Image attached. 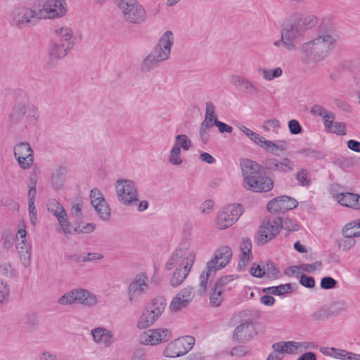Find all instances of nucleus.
I'll return each mask as SVG.
<instances>
[{"label": "nucleus", "instance_id": "nucleus-1", "mask_svg": "<svg viewBox=\"0 0 360 360\" xmlns=\"http://www.w3.org/2000/svg\"><path fill=\"white\" fill-rule=\"evenodd\" d=\"M338 38L335 31H329L302 44L300 49L301 60L309 64L324 60L334 50Z\"/></svg>", "mask_w": 360, "mask_h": 360}, {"label": "nucleus", "instance_id": "nucleus-2", "mask_svg": "<svg viewBox=\"0 0 360 360\" xmlns=\"http://www.w3.org/2000/svg\"><path fill=\"white\" fill-rule=\"evenodd\" d=\"M173 44L172 32L171 31L165 32L151 53L143 60L141 70L146 72L150 71L156 68L160 63L167 60L169 58Z\"/></svg>", "mask_w": 360, "mask_h": 360}, {"label": "nucleus", "instance_id": "nucleus-3", "mask_svg": "<svg viewBox=\"0 0 360 360\" xmlns=\"http://www.w3.org/2000/svg\"><path fill=\"white\" fill-rule=\"evenodd\" d=\"M37 9L25 6L14 7L9 14L11 25L22 30L35 26L40 20Z\"/></svg>", "mask_w": 360, "mask_h": 360}, {"label": "nucleus", "instance_id": "nucleus-4", "mask_svg": "<svg viewBox=\"0 0 360 360\" xmlns=\"http://www.w3.org/2000/svg\"><path fill=\"white\" fill-rule=\"evenodd\" d=\"M48 210L53 213L57 218L63 233L65 234H72L73 233H91L95 229V225L93 223L81 226V224L77 221L78 224L73 227L67 219V213L65 209L56 200L49 202Z\"/></svg>", "mask_w": 360, "mask_h": 360}, {"label": "nucleus", "instance_id": "nucleus-5", "mask_svg": "<svg viewBox=\"0 0 360 360\" xmlns=\"http://www.w3.org/2000/svg\"><path fill=\"white\" fill-rule=\"evenodd\" d=\"M282 229V219L278 216L270 215L264 217L255 236L257 244L264 245L274 239Z\"/></svg>", "mask_w": 360, "mask_h": 360}, {"label": "nucleus", "instance_id": "nucleus-6", "mask_svg": "<svg viewBox=\"0 0 360 360\" xmlns=\"http://www.w3.org/2000/svg\"><path fill=\"white\" fill-rule=\"evenodd\" d=\"M166 300L163 297H158L153 300L137 321V328L146 329L152 326L162 315L165 309Z\"/></svg>", "mask_w": 360, "mask_h": 360}, {"label": "nucleus", "instance_id": "nucleus-7", "mask_svg": "<svg viewBox=\"0 0 360 360\" xmlns=\"http://www.w3.org/2000/svg\"><path fill=\"white\" fill-rule=\"evenodd\" d=\"M118 7L124 19L129 22L141 24L146 20V11L136 0H120Z\"/></svg>", "mask_w": 360, "mask_h": 360}, {"label": "nucleus", "instance_id": "nucleus-8", "mask_svg": "<svg viewBox=\"0 0 360 360\" xmlns=\"http://www.w3.org/2000/svg\"><path fill=\"white\" fill-rule=\"evenodd\" d=\"M37 11L40 20L60 18L67 12L66 4L61 0H39Z\"/></svg>", "mask_w": 360, "mask_h": 360}, {"label": "nucleus", "instance_id": "nucleus-9", "mask_svg": "<svg viewBox=\"0 0 360 360\" xmlns=\"http://www.w3.org/2000/svg\"><path fill=\"white\" fill-rule=\"evenodd\" d=\"M194 344L195 339L192 336L179 338L169 343L163 354L169 358L179 357L188 352L193 348Z\"/></svg>", "mask_w": 360, "mask_h": 360}, {"label": "nucleus", "instance_id": "nucleus-10", "mask_svg": "<svg viewBox=\"0 0 360 360\" xmlns=\"http://www.w3.org/2000/svg\"><path fill=\"white\" fill-rule=\"evenodd\" d=\"M116 192L119 200L124 205H136L139 202L137 190L133 181L130 180H119L116 184Z\"/></svg>", "mask_w": 360, "mask_h": 360}, {"label": "nucleus", "instance_id": "nucleus-11", "mask_svg": "<svg viewBox=\"0 0 360 360\" xmlns=\"http://www.w3.org/2000/svg\"><path fill=\"white\" fill-rule=\"evenodd\" d=\"M243 213L240 205H230L219 212L216 219L218 229L222 230L231 226Z\"/></svg>", "mask_w": 360, "mask_h": 360}, {"label": "nucleus", "instance_id": "nucleus-12", "mask_svg": "<svg viewBox=\"0 0 360 360\" xmlns=\"http://www.w3.org/2000/svg\"><path fill=\"white\" fill-rule=\"evenodd\" d=\"M195 259V255L193 252L190 251L186 254V257L176 267L175 271L170 278L172 286L178 287L184 281L193 267Z\"/></svg>", "mask_w": 360, "mask_h": 360}, {"label": "nucleus", "instance_id": "nucleus-13", "mask_svg": "<svg viewBox=\"0 0 360 360\" xmlns=\"http://www.w3.org/2000/svg\"><path fill=\"white\" fill-rule=\"evenodd\" d=\"M148 277L145 273H140L136 275L133 281L129 283L127 288V295L131 304L148 290L149 286L147 283Z\"/></svg>", "mask_w": 360, "mask_h": 360}, {"label": "nucleus", "instance_id": "nucleus-14", "mask_svg": "<svg viewBox=\"0 0 360 360\" xmlns=\"http://www.w3.org/2000/svg\"><path fill=\"white\" fill-rule=\"evenodd\" d=\"M171 337L172 333L169 329H149L141 333L139 340L143 345H155L169 341Z\"/></svg>", "mask_w": 360, "mask_h": 360}, {"label": "nucleus", "instance_id": "nucleus-15", "mask_svg": "<svg viewBox=\"0 0 360 360\" xmlns=\"http://www.w3.org/2000/svg\"><path fill=\"white\" fill-rule=\"evenodd\" d=\"M240 165L243 177V187L245 188L252 184L255 179L258 178L257 176L263 173L262 166L250 159H241L240 160Z\"/></svg>", "mask_w": 360, "mask_h": 360}, {"label": "nucleus", "instance_id": "nucleus-16", "mask_svg": "<svg viewBox=\"0 0 360 360\" xmlns=\"http://www.w3.org/2000/svg\"><path fill=\"white\" fill-rule=\"evenodd\" d=\"M304 30L301 25L293 22L285 25L282 29L281 34L285 40V48L288 51L296 49L295 41L302 37Z\"/></svg>", "mask_w": 360, "mask_h": 360}, {"label": "nucleus", "instance_id": "nucleus-17", "mask_svg": "<svg viewBox=\"0 0 360 360\" xmlns=\"http://www.w3.org/2000/svg\"><path fill=\"white\" fill-rule=\"evenodd\" d=\"M14 155L22 169H28L33 164V150L27 142L18 143L14 148Z\"/></svg>", "mask_w": 360, "mask_h": 360}, {"label": "nucleus", "instance_id": "nucleus-18", "mask_svg": "<svg viewBox=\"0 0 360 360\" xmlns=\"http://www.w3.org/2000/svg\"><path fill=\"white\" fill-rule=\"evenodd\" d=\"M297 204L295 199L287 195H281L270 200L266 205V208L270 212L284 213L295 208Z\"/></svg>", "mask_w": 360, "mask_h": 360}, {"label": "nucleus", "instance_id": "nucleus-19", "mask_svg": "<svg viewBox=\"0 0 360 360\" xmlns=\"http://www.w3.org/2000/svg\"><path fill=\"white\" fill-rule=\"evenodd\" d=\"M91 203L97 214L102 220L108 219L110 216V209L101 192L94 188L90 193Z\"/></svg>", "mask_w": 360, "mask_h": 360}, {"label": "nucleus", "instance_id": "nucleus-20", "mask_svg": "<svg viewBox=\"0 0 360 360\" xmlns=\"http://www.w3.org/2000/svg\"><path fill=\"white\" fill-rule=\"evenodd\" d=\"M232 257V250L229 246H221L217 249L207 264L209 267L212 266L217 271L225 267L230 262Z\"/></svg>", "mask_w": 360, "mask_h": 360}, {"label": "nucleus", "instance_id": "nucleus-21", "mask_svg": "<svg viewBox=\"0 0 360 360\" xmlns=\"http://www.w3.org/2000/svg\"><path fill=\"white\" fill-rule=\"evenodd\" d=\"M264 164L266 169L281 173L291 172L295 167L293 161L288 158H283L280 160L275 158H269Z\"/></svg>", "mask_w": 360, "mask_h": 360}, {"label": "nucleus", "instance_id": "nucleus-22", "mask_svg": "<svg viewBox=\"0 0 360 360\" xmlns=\"http://www.w3.org/2000/svg\"><path fill=\"white\" fill-rule=\"evenodd\" d=\"M231 83L236 86H242V91L249 96H257L259 92V87L254 82L243 76L236 75L231 77Z\"/></svg>", "mask_w": 360, "mask_h": 360}, {"label": "nucleus", "instance_id": "nucleus-23", "mask_svg": "<svg viewBox=\"0 0 360 360\" xmlns=\"http://www.w3.org/2000/svg\"><path fill=\"white\" fill-rule=\"evenodd\" d=\"M253 331L252 322L246 321L235 328L232 338L236 342H246L253 337Z\"/></svg>", "mask_w": 360, "mask_h": 360}, {"label": "nucleus", "instance_id": "nucleus-24", "mask_svg": "<svg viewBox=\"0 0 360 360\" xmlns=\"http://www.w3.org/2000/svg\"><path fill=\"white\" fill-rule=\"evenodd\" d=\"M257 177L245 189L256 193H266L272 190L274 181L271 177L263 174V173Z\"/></svg>", "mask_w": 360, "mask_h": 360}, {"label": "nucleus", "instance_id": "nucleus-25", "mask_svg": "<svg viewBox=\"0 0 360 360\" xmlns=\"http://www.w3.org/2000/svg\"><path fill=\"white\" fill-rule=\"evenodd\" d=\"M94 341L97 344L103 345L105 347H110L113 342L112 333L104 327H97L91 331Z\"/></svg>", "mask_w": 360, "mask_h": 360}, {"label": "nucleus", "instance_id": "nucleus-26", "mask_svg": "<svg viewBox=\"0 0 360 360\" xmlns=\"http://www.w3.org/2000/svg\"><path fill=\"white\" fill-rule=\"evenodd\" d=\"M299 347H303L304 349H307L309 348V342L288 341L276 342L272 345V348L275 352L290 354H296Z\"/></svg>", "mask_w": 360, "mask_h": 360}, {"label": "nucleus", "instance_id": "nucleus-27", "mask_svg": "<svg viewBox=\"0 0 360 360\" xmlns=\"http://www.w3.org/2000/svg\"><path fill=\"white\" fill-rule=\"evenodd\" d=\"M76 303H79L87 307L95 306L97 302V297L87 290L76 289Z\"/></svg>", "mask_w": 360, "mask_h": 360}, {"label": "nucleus", "instance_id": "nucleus-28", "mask_svg": "<svg viewBox=\"0 0 360 360\" xmlns=\"http://www.w3.org/2000/svg\"><path fill=\"white\" fill-rule=\"evenodd\" d=\"M217 271L207 263L205 269L201 272L199 276V291L200 293H205L207 290V285L210 278H212Z\"/></svg>", "mask_w": 360, "mask_h": 360}, {"label": "nucleus", "instance_id": "nucleus-29", "mask_svg": "<svg viewBox=\"0 0 360 360\" xmlns=\"http://www.w3.org/2000/svg\"><path fill=\"white\" fill-rule=\"evenodd\" d=\"M288 143L284 140H278L276 142L266 140L264 139L262 148L270 151L274 155H278L276 150L284 151L287 149Z\"/></svg>", "mask_w": 360, "mask_h": 360}, {"label": "nucleus", "instance_id": "nucleus-30", "mask_svg": "<svg viewBox=\"0 0 360 360\" xmlns=\"http://www.w3.org/2000/svg\"><path fill=\"white\" fill-rule=\"evenodd\" d=\"M72 49V45L71 44L65 45L60 42L55 43L51 47L49 53L52 58L60 59L65 57Z\"/></svg>", "mask_w": 360, "mask_h": 360}, {"label": "nucleus", "instance_id": "nucleus-31", "mask_svg": "<svg viewBox=\"0 0 360 360\" xmlns=\"http://www.w3.org/2000/svg\"><path fill=\"white\" fill-rule=\"evenodd\" d=\"M187 253H188V252L185 249L179 248L176 250L168 259L165 265V269L169 271L173 269L175 266H178L179 263H181L185 257H186Z\"/></svg>", "mask_w": 360, "mask_h": 360}, {"label": "nucleus", "instance_id": "nucleus-32", "mask_svg": "<svg viewBox=\"0 0 360 360\" xmlns=\"http://www.w3.org/2000/svg\"><path fill=\"white\" fill-rule=\"evenodd\" d=\"M27 106L24 103H17L12 109V111L9 115V120L11 123H18L26 115Z\"/></svg>", "mask_w": 360, "mask_h": 360}, {"label": "nucleus", "instance_id": "nucleus-33", "mask_svg": "<svg viewBox=\"0 0 360 360\" xmlns=\"http://www.w3.org/2000/svg\"><path fill=\"white\" fill-rule=\"evenodd\" d=\"M55 32L59 40L58 42L65 45L71 44L72 47L74 46V41L72 40L73 32L71 28L68 27H60L57 29Z\"/></svg>", "mask_w": 360, "mask_h": 360}, {"label": "nucleus", "instance_id": "nucleus-34", "mask_svg": "<svg viewBox=\"0 0 360 360\" xmlns=\"http://www.w3.org/2000/svg\"><path fill=\"white\" fill-rule=\"evenodd\" d=\"M356 193L345 192L338 193L335 199L341 205L353 209Z\"/></svg>", "mask_w": 360, "mask_h": 360}, {"label": "nucleus", "instance_id": "nucleus-35", "mask_svg": "<svg viewBox=\"0 0 360 360\" xmlns=\"http://www.w3.org/2000/svg\"><path fill=\"white\" fill-rule=\"evenodd\" d=\"M67 173L65 167H59L52 174L51 181L56 188H60L63 186L65 181V174Z\"/></svg>", "mask_w": 360, "mask_h": 360}, {"label": "nucleus", "instance_id": "nucleus-36", "mask_svg": "<svg viewBox=\"0 0 360 360\" xmlns=\"http://www.w3.org/2000/svg\"><path fill=\"white\" fill-rule=\"evenodd\" d=\"M292 290V284L288 283L264 288L263 291L275 295H284L290 292Z\"/></svg>", "mask_w": 360, "mask_h": 360}, {"label": "nucleus", "instance_id": "nucleus-37", "mask_svg": "<svg viewBox=\"0 0 360 360\" xmlns=\"http://www.w3.org/2000/svg\"><path fill=\"white\" fill-rule=\"evenodd\" d=\"M240 130L244 133L254 143L259 146L260 148H262V146L263 144V141H264V137L261 136L257 133L252 131L249 128L246 127L245 126L242 125L240 127Z\"/></svg>", "mask_w": 360, "mask_h": 360}, {"label": "nucleus", "instance_id": "nucleus-38", "mask_svg": "<svg viewBox=\"0 0 360 360\" xmlns=\"http://www.w3.org/2000/svg\"><path fill=\"white\" fill-rule=\"evenodd\" d=\"M26 234L27 233L25 226L23 228L20 229L16 234L17 239H18L19 238L22 239L20 243H18L16 245V249L18 252H20V250H31V247L26 241Z\"/></svg>", "mask_w": 360, "mask_h": 360}, {"label": "nucleus", "instance_id": "nucleus-39", "mask_svg": "<svg viewBox=\"0 0 360 360\" xmlns=\"http://www.w3.org/2000/svg\"><path fill=\"white\" fill-rule=\"evenodd\" d=\"M265 269V276L270 279H276L281 276L280 270L275 266L274 262L268 261L264 264Z\"/></svg>", "mask_w": 360, "mask_h": 360}, {"label": "nucleus", "instance_id": "nucleus-40", "mask_svg": "<svg viewBox=\"0 0 360 360\" xmlns=\"http://www.w3.org/2000/svg\"><path fill=\"white\" fill-rule=\"evenodd\" d=\"M224 290H221L219 288H217V286H214L212 289V292L210 296V304L212 307H219L221 302L223 301V293Z\"/></svg>", "mask_w": 360, "mask_h": 360}, {"label": "nucleus", "instance_id": "nucleus-41", "mask_svg": "<svg viewBox=\"0 0 360 360\" xmlns=\"http://www.w3.org/2000/svg\"><path fill=\"white\" fill-rule=\"evenodd\" d=\"M259 71L262 73L264 79L267 81H271L274 78L279 77L283 74V70L281 68L267 70L266 68H259Z\"/></svg>", "mask_w": 360, "mask_h": 360}, {"label": "nucleus", "instance_id": "nucleus-42", "mask_svg": "<svg viewBox=\"0 0 360 360\" xmlns=\"http://www.w3.org/2000/svg\"><path fill=\"white\" fill-rule=\"evenodd\" d=\"M0 273L10 278H15L18 275L11 262L0 264Z\"/></svg>", "mask_w": 360, "mask_h": 360}, {"label": "nucleus", "instance_id": "nucleus-43", "mask_svg": "<svg viewBox=\"0 0 360 360\" xmlns=\"http://www.w3.org/2000/svg\"><path fill=\"white\" fill-rule=\"evenodd\" d=\"M297 153L300 154H304L306 156L317 160H323L326 156V154L323 151L312 148L302 149L300 150Z\"/></svg>", "mask_w": 360, "mask_h": 360}, {"label": "nucleus", "instance_id": "nucleus-44", "mask_svg": "<svg viewBox=\"0 0 360 360\" xmlns=\"http://www.w3.org/2000/svg\"><path fill=\"white\" fill-rule=\"evenodd\" d=\"M174 143L185 151L188 150L192 146L191 140L186 134L176 136Z\"/></svg>", "mask_w": 360, "mask_h": 360}, {"label": "nucleus", "instance_id": "nucleus-45", "mask_svg": "<svg viewBox=\"0 0 360 360\" xmlns=\"http://www.w3.org/2000/svg\"><path fill=\"white\" fill-rule=\"evenodd\" d=\"M296 179L298 181L299 184L305 187H308L311 184V179L309 178L308 171L302 168L300 171H298L296 174Z\"/></svg>", "mask_w": 360, "mask_h": 360}, {"label": "nucleus", "instance_id": "nucleus-46", "mask_svg": "<svg viewBox=\"0 0 360 360\" xmlns=\"http://www.w3.org/2000/svg\"><path fill=\"white\" fill-rule=\"evenodd\" d=\"M76 292L75 289L66 292L58 299V303L62 305L76 303Z\"/></svg>", "mask_w": 360, "mask_h": 360}, {"label": "nucleus", "instance_id": "nucleus-47", "mask_svg": "<svg viewBox=\"0 0 360 360\" xmlns=\"http://www.w3.org/2000/svg\"><path fill=\"white\" fill-rule=\"evenodd\" d=\"M27 120L30 123H34L39 117V112L37 108L32 104H29L27 106Z\"/></svg>", "mask_w": 360, "mask_h": 360}, {"label": "nucleus", "instance_id": "nucleus-48", "mask_svg": "<svg viewBox=\"0 0 360 360\" xmlns=\"http://www.w3.org/2000/svg\"><path fill=\"white\" fill-rule=\"evenodd\" d=\"M82 202H74L72 203L71 215L75 219L76 221L82 220L83 217L82 214Z\"/></svg>", "mask_w": 360, "mask_h": 360}, {"label": "nucleus", "instance_id": "nucleus-49", "mask_svg": "<svg viewBox=\"0 0 360 360\" xmlns=\"http://www.w3.org/2000/svg\"><path fill=\"white\" fill-rule=\"evenodd\" d=\"M188 304V302H184V300L181 299L177 295L173 298L169 308L173 311H177L183 308H185Z\"/></svg>", "mask_w": 360, "mask_h": 360}, {"label": "nucleus", "instance_id": "nucleus-50", "mask_svg": "<svg viewBox=\"0 0 360 360\" xmlns=\"http://www.w3.org/2000/svg\"><path fill=\"white\" fill-rule=\"evenodd\" d=\"M356 241L352 238H345L338 240V246L342 248L343 251H347L354 246Z\"/></svg>", "mask_w": 360, "mask_h": 360}, {"label": "nucleus", "instance_id": "nucleus-51", "mask_svg": "<svg viewBox=\"0 0 360 360\" xmlns=\"http://www.w3.org/2000/svg\"><path fill=\"white\" fill-rule=\"evenodd\" d=\"M342 234L345 238H358L360 237V233H356V231L354 229L352 226L347 223L342 230Z\"/></svg>", "mask_w": 360, "mask_h": 360}, {"label": "nucleus", "instance_id": "nucleus-52", "mask_svg": "<svg viewBox=\"0 0 360 360\" xmlns=\"http://www.w3.org/2000/svg\"><path fill=\"white\" fill-rule=\"evenodd\" d=\"M282 229H284L288 231H295L300 229V226L292 219L285 218L283 220L282 219Z\"/></svg>", "mask_w": 360, "mask_h": 360}, {"label": "nucleus", "instance_id": "nucleus-53", "mask_svg": "<svg viewBox=\"0 0 360 360\" xmlns=\"http://www.w3.org/2000/svg\"><path fill=\"white\" fill-rule=\"evenodd\" d=\"M337 281L332 277H323L321 281V288L326 290L333 289L337 285Z\"/></svg>", "mask_w": 360, "mask_h": 360}, {"label": "nucleus", "instance_id": "nucleus-54", "mask_svg": "<svg viewBox=\"0 0 360 360\" xmlns=\"http://www.w3.org/2000/svg\"><path fill=\"white\" fill-rule=\"evenodd\" d=\"M177 295L179 296L181 299L184 300V302H188V304L194 297V294L191 288H185L182 289Z\"/></svg>", "mask_w": 360, "mask_h": 360}, {"label": "nucleus", "instance_id": "nucleus-55", "mask_svg": "<svg viewBox=\"0 0 360 360\" xmlns=\"http://www.w3.org/2000/svg\"><path fill=\"white\" fill-rule=\"evenodd\" d=\"M18 255L23 266L27 268L31 262V251L27 250L25 251L20 250Z\"/></svg>", "mask_w": 360, "mask_h": 360}, {"label": "nucleus", "instance_id": "nucleus-56", "mask_svg": "<svg viewBox=\"0 0 360 360\" xmlns=\"http://www.w3.org/2000/svg\"><path fill=\"white\" fill-rule=\"evenodd\" d=\"M9 295L8 285L0 279V302L8 300Z\"/></svg>", "mask_w": 360, "mask_h": 360}, {"label": "nucleus", "instance_id": "nucleus-57", "mask_svg": "<svg viewBox=\"0 0 360 360\" xmlns=\"http://www.w3.org/2000/svg\"><path fill=\"white\" fill-rule=\"evenodd\" d=\"M330 131L339 136L345 135L346 125L344 122H335Z\"/></svg>", "mask_w": 360, "mask_h": 360}, {"label": "nucleus", "instance_id": "nucleus-58", "mask_svg": "<svg viewBox=\"0 0 360 360\" xmlns=\"http://www.w3.org/2000/svg\"><path fill=\"white\" fill-rule=\"evenodd\" d=\"M233 280V276L227 275L222 276L217 279L214 285L217 286V288H219L221 290H224V288L227 284H229L231 281Z\"/></svg>", "mask_w": 360, "mask_h": 360}, {"label": "nucleus", "instance_id": "nucleus-59", "mask_svg": "<svg viewBox=\"0 0 360 360\" xmlns=\"http://www.w3.org/2000/svg\"><path fill=\"white\" fill-rule=\"evenodd\" d=\"M335 119V114L332 112H328L324 116H323V122L325 127L328 130H330L333 124Z\"/></svg>", "mask_w": 360, "mask_h": 360}, {"label": "nucleus", "instance_id": "nucleus-60", "mask_svg": "<svg viewBox=\"0 0 360 360\" xmlns=\"http://www.w3.org/2000/svg\"><path fill=\"white\" fill-rule=\"evenodd\" d=\"M300 283L306 288H311L315 285V281L312 276L302 274L300 280Z\"/></svg>", "mask_w": 360, "mask_h": 360}, {"label": "nucleus", "instance_id": "nucleus-61", "mask_svg": "<svg viewBox=\"0 0 360 360\" xmlns=\"http://www.w3.org/2000/svg\"><path fill=\"white\" fill-rule=\"evenodd\" d=\"M288 127L292 134H299L302 131V127L296 120H291L288 122Z\"/></svg>", "mask_w": 360, "mask_h": 360}, {"label": "nucleus", "instance_id": "nucleus-62", "mask_svg": "<svg viewBox=\"0 0 360 360\" xmlns=\"http://www.w3.org/2000/svg\"><path fill=\"white\" fill-rule=\"evenodd\" d=\"M321 262L318 261L312 264H304L302 266V269L303 271H305L308 273H313L316 270L320 269L321 268Z\"/></svg>", "mask_w": 360, "mask_h": 360}, {"label": "nucleus", "instance_id": "nucleus-63", "mask_svg": "<svg viewBox=\"0 0 360 360\" xmlns=\"http://www.w3.org/2000/svg\"><path fill=\"white\" fill-rule=\"evenodd\" d=\"M206 117L212 119H217V116L215 114V107L211 101H208L206 103L205 117Z\"/></svg>", "mask_w": 360, "mask_h": 360}, {"label": "nucleus", "instance_id": "nucleus-64", "mask_svg": "<svg viewBox=\"0 0 360 360\" xmlns=\"http://www.w3.org/2000/svg\"><path fill=\"white\" fill-rule=\"evenodd\" d=\"M330 316V311L328 309L321 308L317 310L313 314V317L316 320H322L327 319Z\"/></svg>", "mask_w": 360, "mask_h": 360}]
</instances>
